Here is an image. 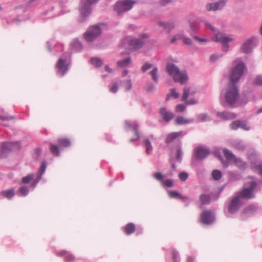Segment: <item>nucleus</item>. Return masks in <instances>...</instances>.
I'll list each match as a JSON object with an SVG mask.
<instances>
[{
	"instance_id": "bb28decb",
	"label": "nucleus",
	"mask_w": 262,
	"mask_h": 262,
	"mask_svg": "<svg viewBox=\"0 0 262 262\" xmlns=\"http://www.w3.org/2000/svg\"><path fill=\"white\" fill-rule=\"evenodd\" d=\"M71 47L72 50L76 52L80 51L83 48L82 43L77 39H75L72 41Z\"/></svg>"
},
{
	"instance_id": "f8f14e48",
	"label": "nucleus",
	"mask_w": 262,
	"mask_h": 262,
	"mask_svg": "<svg viewBox=\"0 0 262 262\" xmlns=\"http://www.w3.org/2000/svg\"><path fill=\"white\" fill-rule=\"evenodd\" d=\"M210 154V150L203 146H199L194 150V156L197 160L204 159Z\"/></svg>"
},
{
	"instance_id": "c03bdc74",
	"label": "nucleus",
	"mask_w": 262,
	"mask_h": 262,
	"mask_svg": "<svg viewBox=\"0 0 262 262\" xmlns=\"http://www.w3.org/2000/svg\"><path fill=\"white\" fill-rule=\"evenodd\" d=\"M29 192V187L26 186H23L19 188L18 192L21 196H25L27 195Z\"/></svg>"
},
{
	"instance_id": "2eb2a0df",
	"label": "nucleus",
	"mask_w": 262,
	"mask_h": 262,
	"mask_svg": "<svg viewBox=\"0 0 262 262\" xmlns=\"http://www.w3.org/2000/svg\"><path fill=\"white\" fill-rule=\"evenodd\" d=\"M107 31H108L107 24L105 23H99L90 26L87 33H101Z\"/></svg>"
},
{
	"instance_id": "473e14b6",
	"label": "nucleus",
	"mask_w": 262,
	"mask_h": 262,
	"mask_svg": "<svg viewBox=\"0 0 262 262\" xmlns=\"http://www.w3.org/2000/svg\"><path fill=\"white\" fill-rule=\"evenodd\" d=\"M143 144L145 147V151L147 155H150L152 151V146L149 139H146L143 141Z\"/></svg>"
},
{
	"instance_id": "6e6d98bb",
	"label": "nucleus",
	"mask_w": 262,
	"mask_h": 262,
	"mask_svg": "<svg viewBox=\"0 0 262 262\" xmlns=\"http://www.w3.org/2000/svg\"><path fill=\"white\" fill-rule=\"evenodd\" d=\"M222 55L212 54L210 57V61L212 62H214L216 61L218 59L221 58Z\"/></svg>"
},
{
	"instance_id": "a878e982",
	"label": "nucleus",
	"mask_w": 262,
	"mask_h": 262,
	"mask_svg": "<svg viewBox=\"0 0 262 262\" xmlns=\"http://www.w3.org/2000/svg\"><path fill=\"white\" fill-rule=\"evenodd\" d=\"M183 157V151L182 149V142L180 140L177 146V149L176 151V160L179 162H181Z\"/></svg>"
},
{
	"instance_id": "6e6552de",
	"label": "nucleus",
	"mask_w": 262,
	"mask_h": 262,
	"mask_svg": "<svg viewBox=\"0 0 262 262\" xmlns=\"http://www.w3.org/2000/svg\"><path fill=\"white\" fill-rule=\"evenodd\" d=\"M212 39L215 42H219L222 44L223 51L227 52L229 48L228 43L233 40V38L229 36H226L224 34H215Z\"/></svg>"
},
{
	"instance_id": "c756f323",
	"label": "nucleus",
	"mask_w": 262,
	"mask_h": 262,
	"mask_svg": "<svg viewBox=\"0 0 262 262\" xmlns=\"http://www.w3.org/2000/svg\"><path fill=\"white\" fill-rule=\"evenodd\" d=\"M169 196L171 198H179L182 200H188L189 198L187 196H182L180 193L176 191L171 190L168 192Z\"/></svg>"
},
{
	"instance_id": "f704fd0d",
	"label": "nucleus",
	"mask_w": 262,
	"mask_h": 262,
	"mask_svg": "<svg viewBox=\"0 0 262 262\" xmlns=\"http://www.w3.org/2000/svg\"><path fill=\"white\" fill-rule=\"evenodd\" d=\"M125 232L126 234H130L135 231V225L133 223H128L124 227Z\"/></svg>"
},
{
	"instance_id": "a211bd4d",
	"label": "nucleus",
	"mask_w": 262,
	"mask_h": 262,
	"mask_svg": "<svg viewBox=\"0 0 262 262\" xmlns=\"http://www.w3.org/2000/svg\"><path fill=\"white\" fill-rule=\"evenodd\" d=\"M88 4H83L81 8V15L83 17L88 16L91 12L89 5L96 3L98 0H86Z\"/></svg>"
},
{
	"instance_id": "e2e57ef3",
	"label": "nucleus",
	"mask_w": 262,
	"mask_h": 262,
	"mask_svg": "<svg viewBox=\"0 0 262 262\" xmlns=\"http://www.w3.org/2000/svg\"><path fill=\"white\" fill-rule=\"evenodd\" d=\"M239 127L246 130L250 129V127L247 125V124L243 121H241V126Z\"/></svg>"
},
{
	"instance_id": "0eeeda50",
	"label": "nucleus",
	"mask_w": 262,
	"mask_h": 262,
	"mask_svg": "<svg viewBox=\"0 0 262 262\" xmlns=\"http://www.w3.org/2000/svg\"><path fill=\"white\" fill-rule=\"evenodd\" d=\"M135 4V2L132 0H125L118 2L114 7V9L118 14L129 10Z\"/></svg>"
},
{
	"instance_id": "a18cd8bd",
	"label": "nucleus",
	"mask_w": 262,
	"mask_h": 262,
	"mask_svg": "<svg viewBox=\"0 0 262 262\" xmlns=\"http://www.w3.org/2000/svg\"><path fill=\"white\" fill-rule=\"evenodd\" d=\"M190 92V88L185 87L183 90V93L182 97V101H185L189 97Z\"/></svg>"
},
{
	"instance_id": "1a4fd4ad",
	"label": "nucleus",
	"mask_w": 262,
	"mask_h": 262,
	"mask_svg": "<svg viewBox=\"0 0 262 262\" xmlns=\"http://www.w3.org/2000/svg\"><path fill=\"white\" fill-rule=\"evenodd\" d=\"M70 56V53H67L59 59L56 67L57 69V74L60 76H63L68 70V64L67 63V59H66V55Z\"/></svg>"
},
{
	"instance_id": "69168bd1",
	"label": "nucleus",
	"mask_w": 262,
	"mask_h": 262,
	"mask_svg": "<svg viewBox=\"0 0 262 262\" xmlns=\"http://www.w3.org/2000/svg\"><path fill=\"white\" fill-rule=\"evenodd\" d=\"M181 38V37L180 35H176L171 39L170 42L171 43H174L177 40L180 39Z\"/></svg>"
},
{
	"instance_id": "37998d69",
	"label": "nucleus",
	"mask_w": 262,
	"mask_h": 262,
	"mask_svg": "<svg viewBox=\"0 0 262 262\" xmlns=\"http://www.w3.org/2000/svg\"><path fill=\"white\" fill-rule=\"evenodd\" d=\"M222 176L221 171L219 170H214L212 172V177L214 180H219Z\"/></svg>"
},
{
	"instance_id": "7ed1b4c3",
	"label": "nucleus",
	"mask_w": 262,
	"mask_h": 262,
	"mask_svg": "<svg viewBox=\"0 0 262 262\" xmlns=\"http://www.w3.org/2000/svg\"><path fill=\"white\" fill-rule=\"evenodd\" d=\"M166 72L171 76L176 82H180L182 84H185L188 80L186 74L181 72L179 68L174 63L168 61L166 67Z\"/></svg>"
},
{
	"instance_id": "a19ab883",
	"label": "nucleus",
	"mask_w": 262,
	"mask_h": 262,
	"mask_svg": "<svg viewBox=\"0 0 262 262\" xmlns=\"http://www.w3.org/2000/svg\"><path fill=\"white\" fill-rule=\"evenodd\" d=\"M234 162L236 165V166L240 169H244L246 167V163L242 160L240 158H236L234 160Z\"/></svg>"
},
{
	"instance_id": "20e7f679",
	"label": "nucleus",
	"mask_w": 262,
	"mask_h": 262,
	"mask_svg": "<svg viewBox=\"0 0 262 262\" xmlns=\"http://www.w3.org/2000/svg\"><path fill=\"white\" fill-rule=\"evenodd\" d=\"M257 184L255 181L247 182L244 184L243 189L239 192L235 193L243 201L244 199H252L255 197L253 193L254 190L257 187Z\"/></svg>"
},
{
	"instance_id": "338daca9",
	"label": "nucleus",
	"mask_w": 262,
	"mask_h": 262,
	"mask_svg": "<svg viewBox=\"0 0 262 262\" xmlns=\"http://www.w3.org/2000/svg\"><path fill=\"white\" fill-rule=\"evenodd\" d=\"M183 41L184 43L187 45H191L192 43L191 40L190 38L187 37H184L183 38Z\"/></svg>"
},
{
	"instance_id": "aec40b11",
	"label": "nucleus",
	"mask_w": 262,
	"mask_h": 262,
	"mask_svg": "<svg viewBox=\"0 0 262 262\" xmlns=\"http://www.w3.org/2000/svg\"><path fill=\"white\" fill-rule=\"evenodd\" d=\"M225 2L223 1H220L216 3H213L207 4L206 9L208 11H215L220 10L225 6Z\"/></svg>"
},
{
	"instance_id": "bf43d9fd",
	"label": "nucleus",
	"mask_w": 262,
	"mask_h": 262,
	"mask_svg": "<svg viewBox=\"0 0 262 262\" xmlns=\"http://www.w3.org/2000/svg\"><path fill=\"white\" fill-rule=\"evenodd\" d=\"M162 183L168 187H172L173 185V181L170 179H167L165 181H162Z\"/></svg>"
},
{
	"instance_id": "f3484780",
	"label": "nucleus",
	"mask_w": 262,
	"mask_h": 262,
	"mask_svg": "<svg viewBox=\"0 0 262 262\" xmlns=\"http://www.w3.org/2000/svg\"><path fill=\"white\" fill-rule=\"evenodd\" d=\"M159 113L163 120L166 122H169L174 117V114L166 110L165 107L160 108Z\"/></svg>"
},
{
	"instance_id": "49530a36",
	"label": "nucleus",
	"mask_w": 262,
	"mask_h": 262,
	"mask_svg": "<svg viewBox=\"0 0 262 262\" xmlns=\"http://www.w3.org/2000/svg\"><path fill=\"white\" fill-rule=\"evenodd\" d=\"M145 89L147 92H151L156 90V87L152 83L148 82L146 84Z\"/></svg>"
},
{
	"instance_id": "6ab92c4d",
	"label": "nucleus",
	"mask_w": 262,
	"mask_h": 262,
	"mask_svg": "<svg viewBox=\"0 0 262 262\" xmlns=\"http://www.w3.org/2000/svg\"><path fill=\"white\" fill-rule=\"evenodd\" d=\"M184 135L183 132L182 131H180L178 132H172L170 134H169L166 139H165V143L167 145H169L171 143L173 142L177 138L182 136Z\"/></svg>"
},
{
	"instance_id": "603ef678",
	"label": "nucleus",
	"mask_w": 262,
	"mask_h": 262,
	"mask_svg": "<svg viewBox=\"0 0 262 262\" xmlns=\"http://www.w3.org/2000/svg\"><path fill=\"white\" fill-rule=\"evenodd\" d=\"M193 38L198 42H200V43H205L208 41V40L204 38H201L200 37H198V36L194 35L193 36Z\"/></svg>"
},
{
	"instance_id": "423d86ee",
	"label": "nucleus",
	"mask_w": 262,
	"mask_h": 262,
	"mask_svg": "<svg viewBox=\"0 0 262 262\" xmlns=\"http://www.w3.org/2000/svg\"><path fill=\"white\" fill-rule=\"evenodd\" d=\"M243 201L236 194L232 197L227 206V213L234 214L236 213L243 205Z\"/></svg>"
},
{
	"instance_id": "13d9d810",
	"label": "nucleus",
	"mask_w": 262,
	"mask_h": 262,
	"mask_svg": "<svg viewBox=\"0 0 262 262\" xmlns=\"http://www.w3.org/2000/svg\"><path fill=\"white\" fill-rule=\"evenodd\" d=\"M186 109V106L183 104H178L177 105L176 108V111L177 112H183Z\"/></svg>"
},
{
	"instance_id": "cd10ccee",
	"label": "nucleus",
	"mask_w": 262,
	"mask_h": 262,
	"mask_svg": "<svg viewBox=\"0 0 262 262\" xmlns=\"http://www.w3.org/2000/svg\"><path fill=\"white\" fill-rule=\"evenodd\" d=\"M100 34H83V38L88 42H91L98 38Z\"/></svg>"
},
{
	"instance_id": "393cba45",
	"label": "nucleus",
	"mask_w": 262,
	"mask_h": 262,
	"mask_svg": "<svg viewBox=\"0 0 262 262\" xmlns=\"http://www.w3.org/2000/svg\"><path fill=\"white\" fill-rule=\"evenodd\" d=\"M57 255L61 256H64L65 260L66 261H72L74 259V256L71 253H69L68 251L63 250L60 252L57 253Z\"/></svg>"
},
{
	"instance_id": "f03ea898",
	"label": "nucleus",
	"mask_w": 262,
	"mask_h": 262,
	"mask_svg": "<svg viewBox=\"0 0 262 262\" xmlns=\"http://www.w3.org/2000/svg\"><path fill=\"white\" fill-rule=\"evenodd\" d=\"M149 38L148 34H135L126 36L121 40L120 46L130 52L137 51L148 42Z\"/></svg>"
},
{
	"instance_id": "4468645a",
	"label": "nucleus",
	"mask_w": 262,
	"mask_h": 262,
	"mask_svg": "<svg viewBox=\"0 0 262 262\" xmlns=\"http://www.w3.org/2000/svg\"><path fill=\"white\" fill-rule=\"evenodd\" d=\"M47 167L46 162L45 161L41 163L39 167V169L37 173V176L36 178L33 179L31 185V187L34 188L39 181L41 179L42 174L45 173Z\"/></svg>"
},
{
	"instance_id": "412c9836",
	"label": "nucleus",
	"mask_w": 262,
	"mask_h": 262,
	"mask_svg": "<svg viewBox=\"0 0 262 262\" xmlns=\"http://www.w3.org/2000/svg\"><path fill=\"white\" fill-rule=\"evenodd\" d=\"M216 116L224 120H230L234 119L237 117V115L234 113L228 112H217Z\"/></svg>"
},
{
	"instance_id": "052dcab7",
	"label": "nucleus",
	"mask_w": 262,
	"mask_h": 262,
	"mask_svg": "<svg viewBox=\"0 0 262 262\" xmlns=\"http://www.w3.org/2000/svg\"><path fill=\"white\" fill-rule=\"evenodd\" d=\"M253 169L255 171H257L259 174L262 176V165L258 164L253 167Z\"/></svg>"
},
{
	"instance_id": "864d4df0",
	"label": "nucleus",
	"mask_w": 262,
	"mask_h": 262,
	"mask_svg": "<svg viewBox=\"0 0 262 262\" xmlns=\"http://www.w3.org/2000/svg\"><path fill=\"white\" fill-rule=\"evenodd\" d=\"M124 88L126 91L130 90L132 88V82L130 79L127 80L124 84Z\"/></svg>"
},
{
	"instance_id": "72a5a7b5",
	"label": "nucleus",
	"mask_w": 262,
	"mask_h": 262,
	"mask_svg": "<svg viewBox=\"0 0 262 262\" xmlns=\"http://www.w3.org/2000/svg\"><path fill=\"white\" fill-rule=\"evenodd\" d=\"M58 143L61 147H68L71 145V141L68 138H59Z\"/></svg>"
},
{
	"instance_id": "9b49d317",
	"label": "nucleus",
	"mask_w": 262,
	"mask_h": 262,
	"mask_svg": "<svg viewBox=\"0 0 262 262\" xmlns=\"http://www.w3.org/2000/svg\"><path fill=\"white\" fill-rule=\"evenodd\" d=\"M215 214L211 210H205L201 215V220L205 225H211L215 221Z\"/></svg>"
},
{
	"instance_id": "5fc2aeb1",
	"label": "nucleus",
	"mask_w": 262,
	"mask_h": 262,
	"mask_svg": "<svg viewBox=\"0 0 262 262\" xmlns=\"http://www.w3.org/2000/svg\"><path fill=\"white\" fill-rule=\"evenodd\" d=\"M254 83L256 85H262V76H256L254 81Z\"/></svg>"
},
{
	"instance_id": "774afa93",
	"label": "nucleus",
	"mask_w": 262,
	"mask_h": 262,
	"mask_svg": "<svg viewBox=\"0 0 262 262\" xmlns=\"http://www.w3.org/2000/svg\"><path fill=\"white\" fill-rule=\"evenodd\" d=\"M198 103V101L195 99H190L186 101L187 105H193Z\"/></svg>"
},
{
	"instance_id": "58836bf2",
	"label": "nucleus",
	"mask_w": 262,
	"mask_h": 262,
	"mask_svg": "<svg viewBox=\"0 0 262 262\" xmlns=\"http://www.w3.org/2000/svg\"><path fill=\"white\" fill-rule=\"evenodd\" d=\"M170 92V94H167L166 96L165 99L166 101H168L169 100L170 97H172L174 99H177L179 97L180 95L178 92H176L175 89H171Z\"/></svg>"
},
{
	"instance_id": "39448f33",
	"label": "nucleus",
	"mask_w": 262,
	"mask_h": 262,
	"mask_svg": "<svg viewBox=\"0 0 262 262\" xmlns=\"http://www.w3.org/2000/svg\"><path fill=\"white\" fill-rule=\"evenodd\" d=\"M20 148V143L19 142H4L1 146L0 157L6 158L10 151L18 150Z\"/></svg>"
},
{
	"instance_id": "0e129e2a",
	"label": "nucleus",
	"mask_w": 262,
	"mask_h": 262,
	"mask_svg": "<svg viewBox=\"0 0 262 262\" xmlns=\"http://www.w3.org/2000/svg\"><path fill=\"white\" fill-rule=\"evenodd\" d=\"M14 119V117L12 116H4L0 115V119L2 120H10Z\"/></svg>"
},
{
	"instance_id": "4d7b16f0",
	"label": "nucleus",
	"mask_w": 262,
	"mask_h": 262,
	"mask_svg": "<svg viewBox=\"0 0 262 262\" xmlns=\"http://www.w3.org/2000/svg\"><path fill=\"white\" fill-rule=\"evenodd\" d=\"M153 177L156 179H157L160 181H161L162 182V181H163V179L164 178V177L163 176L162 173L160 172H156V173H154L153 175Z\"/></svg>"
},
{
	"instance_id": "c85d7f7f",
	"label": "nucleus",
	"mask_w": 262,
	"mask_h": 262,
	"mask_svg": "<svg viewBox=\"0 0 262 262\" xmlns=\"http://www.w3.org/2000/svg\"><path fill=\"white\" fill-rule=\"evenodd\" d=\"M200 201L202 205H207L210 203L211 201V198L209 194H202L199 197Z\"/></svg>"
},
{
	"instance_id": "4c0bfd02",
	"label": "nucleus",
	"mask_w": 262,
	"mask_h": 262,
	"mask_svg": "<svg viewBox=\"0 0 262 262\" xmlns=\"http://www.w3.org/2000/svg\"><path fill=\"white\" fill-rule=\"evenodd\" d=\"M223 154L226 159L228 160H235L236 158L235 155L227 149H224Z\"/></svg>"
},
{
	"instance_id": "79ce46f5",
	"label": "nucleus",
	"mask_w": 262,
	"mask_h": 262,
	"mask_svg": "<svg viewBox=\"0 0 262 262\" xmlns=\"http://www.w3.org/2000/svg\"><path fill=\"white\" fill-rule=\"evenodd\" d=\"M50 150L52 154L56 156L59 155V150L57 145L50 144Z\"/></svg>"
},
{
	"instance_id": "c9c22d12",
	"label": "nucleus",
	"mask_w": 262,
	"mask_h": 262,
	"mask_svg": "<svg viewBox=\"0 0 262 262\" xmlns=\"http://www.w3.org/2000/svg\"><path fill=\"white\" fill-rule=\"evenodd\" d=\"M1 194L5 198L10 199L14 195V189H8L3 191Z\"/></svg>"
},
{
	"instance_id": "7c9ffc66",
	"label": "nucleus",
	"mask_w": 262,
	"mask_h": 262,
	"mask_svg": "<svg viewBox=\"0 0 262 262\" xmlns=\"http://www.w3.org/2000/svg\"><path fill=\"white\" fill-rule=\"evenodd\" d=\"M196 119L198 122H205L211 120V117L209 116L207 113H201L198 114L196 116Z\"/></svg>"
},
{
	"instance_id": "4be33fe9",
	"label": "nucleus",
	"mask_w": 262,
	"mask_h": 262,
	"mask_svg": "<svg viewBox=\"0 0 262 262\" xmlns=\"http://www.w3.org/2000/svg\"><path fill=\"white\" fill-rule=\"evenodd\" d=\"M231 146L238 151H243L246 148V146L242 141L232 140L230 142Z\"/></svg>"
},
{
	"instance_id": "9d476101",
	"label": "nucleus",
	"mask_w": 262,
	"mask_h": 262,
	"mask_svg": "<svg viewBox=\"0 0 262 262\" xmlns=\"http://www.w3.org/2000/svg\"><path fill=\"white\" fill-rule=\"evenodd\" d=\"M257 44V39L254 36H252L243 44L241 50L245 54H249L252 52L253 48L255 47Z\"/></svg>"
},
{
	"instance_id": "f257e3e1",
	"label": "nucleus",
	"mask_w": 262,
	"mask_h": 262,
	"mask_svg": "<svg viewBox=\"0 0 262 262\" xmlns=\"http://www.w3.org/2000/svg\"><path fill=\"white\" fill-rule=\"evenodd\" d=\"M245 64L242 62L237 64L233 70L230 76V81L229 82L225 94L226 102L229 105L235 103L239 96L238 89L236 85L244 73Z\"/></svg>"
},
{
	"instance_id": "e433bc0d",
	"label": "nucleus",
	"mask_w": 262,
	"mask_h": 262,
	"mask_svg": "<svg viewBox=\"0 0 262 262\" xmlns=\"http://www.w3.org/2000/svg\"><path fill=\"white\" fill-rule=\"evenodd\" d=\"M91 63L96 68H99L103 64V61L98 57H92L91 59Z\"/></svg>"
},
{
	"instance_id": "ddd939ff",
	"label": "nucleus",
	"mask_w": 262,
	"mask_h": 262,
	"mask_svg": "<svg viewBox=\"0 0 262 262\" xmlns=\"http://www.w3.org/2000/svg\"><path fill=\"white\" fill-rule=\"evenodd\" d=\"M125 125L126 129L132 128L135 132L136 138L130 139V142H133L139 140L140 138V135L138 132L139 124L138 122L136 121H134L132 122L126 120L125 122Z\"/></svg>"
},
{
	"instance_id": "dca6fc26",
	"label": "nucleus",
	"mask_w": 262,
	"mask_h": 262,
	"mask_svg": "<svg viewBox=\"0 0 262 262\" xmlns=\"http://www.w3.org/2000/svg\"><path fill=\"white\" fill-rule=\"evenodd\" d=\"M257 208L255 205H250L243 210L241 214V216L243 220H245L247 217L254 214Z\"/></svg>"
},
{
	"instance_id": "8fccbe9b",
	"label": "nucleus",
	"mask_w": 262,
	"mask_h": 262,
	"mask_svg": "<svg viewBox=\"0 0 262 262\" xmlns=\"http://www.w3.org/2000/svg\"><path fill=\"white\" fill-rule=\"evenodd\" d=\"M188 178V174L186 172H181L179 174V178L182 181H185Z\"/></svg>"
},
{
	"instance_id": "2f4dec72",
	"label": "nucleus",
	"mask_w": 262,
	"mask_h": 262,
	"mask_svg": "<svg viewBox=\"0 0 262 262\" xmlns=\"http://www.w3.org/2000/svg\"><path fill=\"white\" fill-rule=\"evenodd\" d=\"M150 75L151 76L152 80L158 83L159 81L158 69L155 67L152 68V70L149 72Z\"/></svg>"
},
{
	"instance_id": "ea45409f",
	"label": "nucleus",
	"mask_w": 262,
	"mask_h": 262,
	"mask_svg": "<svg viewBox=\"0 0 262 262\" xmlns=\"http://www.w3.org/2000/svg\"><path fill=\"white\" fill-rule=\"evenodd\" d=\"M34 178V174L33 173H30L27 176L24 177L21 179V183L24 184H29L31 181Z\"/></svg>"
},
{
	"instance_id": "b1692460",
	"label": "nucleus",
	"mask_w": 262,
	"mask_h": 262,
	"mask_svg": "<svg viewBox=\"0 0 262 262\" xmlns=\"http://www.w3.org/2000/svg\"><path fill=\"white\" fill-rule=\"evenodd\" d=\"M132 62L130 56L127 57L125 59L119 60L117 62L118 67L123 68L128 67Z\"/></svg>"
},
{
	"instance_id": "680f3d73",
	"label": "nucleus",
	"mask_w": 262,
	"mask_h": 262,
	"mask_svg": "<svg viewBox=\"0 0 262 262\" xmlns=\"http://www.w3.org/2000/svg\"><path fill=\"white\" fill-rule=\"evenodd\" d=\"M178 252L176 250H172V255L173 262H177V257L178 256Z\"/></svg>"
},
{
	"instance_id": "5701e85b",
	"label": "nucleus",
	"mask_w": 262,
	"mask_h": 262,
	"mask_svg": "<svg viewBox=\"0 0 262 262\" xmlns=\"http://www.w3.org/2000/svg\"><path fill=\"white\" fill-rule=\"evenodd\" d=\"M194 121L193 119H187L181 116L177 117L175 119L176 123L179 125L189 124L194 122Z\"/></svg>"
},
{
	"instance_id": "3c124183",
	"label": "nucleus",
	"mask_w": 262,
	"mask_h": 262,
	"mask_svg": "<svg viewBox=\"0 0 262 262\" xmlns=\"http://www.w3.org/2000/svg\"><path fill=\"white\" fill-rule=\"evenodd\" d=\"M118 91V85L117 82H114L110 88V91L113 93H116Z\"/></svg>"
},
{
	"instance_id": "de8ad7c7",
	"label": "nucleus",
	"mask_w": 262,
	"mask_h": 262,
	"mask_svg": "<svg viewBox=\"0 0 262 262\" xmlns=\"http://www.w3.org/2000/svg\"><path fill=\"white\" fill-rule=\"evenodd\" d=\"M152 67V64L148 62H146L144 63V64L142 66L141 70L142 73H145L147 70L150 69Z\"/></svg>"
},
{
	"instance_id": "09e8293b",
	"label": "nucleus",
	"mask_w": 262,
	"mask_h": 262,
	"mask_svg": "<svg viewBox=\"0 0 262 262\" xmlns=\"http://www.w3.org/2000/svg\"><path fill=\"white\" fill-rule=\"evenodd\" d=\"M241 126V121L236 120L232 122L230 124V127L233 130L237 129Z\"/></svg>"
}]
</instances>
